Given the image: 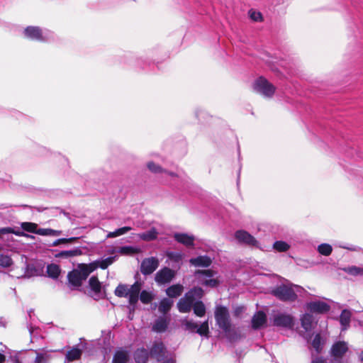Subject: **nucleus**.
<instances>
[{"label":"nucleus","mask_w":363,"mask_h":363,"mask_svg":"<svg viewBox=\"0 0 363 363\" xmlns=\"http://www.w3.org/2000/svg\"><path fill=\"white\" fill-rule=\"evenodd\" d=\"M158 232L155 228H152L150 230L139 233L138 237L144 241H152L157 238Z\"/></svg>","instance_id":"25"},{"label":"nucleus","mask_w":363,"mask_h":363,"mask_svg":"<svg viewBox=\"0 0 363 363\" xmlns=\"http://www.w3.org/2000/svg\"><path fill=\"white\" fill-rule=\"evenodd\" d=\"M271 294L277 299L284 302L295 301L298 296L304 297L307 291L301 286L294 284L289 281L273 288Z\"/></svg>","instance_id":"3"},{"label":"nucleus","mask_w":363,"mask_h":363,"mask_svg":"<svg viewBox=\"0 0 363 363\" xmlns=\"http://www.w3.org/2000/svg\"><path fill=\"white\" fill-rule=\"evenodd\" d=\"M169 257L170 258H174V259H175L176 260H178V259H181L182 255H181L180 254L177 253V254H176L175 255H172V254H171V255H169Z\"/></svg>","instance_id":"53"},{"label":"nucleus","mask_w":363,"mask_h":363,"mask_svg":"<svg viewBox=\"0 0 363 363\" xmlns=\"http://www.w3.org/2000/svg\"><path fill=\"white\" fill-rule=\"evenodd\" d=\"M114 261V257H107L99 263V267L103 269H106L110 264H111Z\"/></svg>","instance_id":"45"},{"label":"nucleus","mask_w":363,"mask_h":363,"mask_svg":"<svg viewBox=\"0 0 363 363\" xmlns=\"http://www.w3.org/2000/svg\"><path fill=\"white\" fill-rule=\"evenodd\" d=\"M28 330H29L30 335H32L33 333V328L32 326H29Z\"/></svg>","instance_id":"58"},{"label":"nucleus","mask_w":363,"mask_h":363,"mask_svg":"<svg viewBox=\"0 0 363 363\" xmlns=\"http://www.w3.org/2000/svg\"><path fill=\"white\" fill-rule=\"evenodd\" d=\"M12 264L11 258L8 255H0V266L3 267H10Z\"/></svg>","instance_id":"43"},{"label":"nucleus","mask_w":363,"mask_h":363,"mask_svg":"<svg viewBox=\"0 0 363 363\" xmlns=\"http://www.w3.org/2000/svg\"><path fill=\"white\" fill-rule=\"evenodd\" d=\"M246 311H247V308L245 306H236L233 311V315L235 318H241L242 317V315L246 312Z\"/></svg>","instance_id":"44"},{"label":"nucleus","mask_w":363,"mask_h":363,"mask_svg":"<svg viewBox=\"0 0 363 363\" xmlns=\"http://www.w3.org/2000/svg\"><path fill=\"white\" fill-rule=\"evenodd\" d=\"M37 210H38V211H42L43 209H41L40 208H37Z\"/></svg>","instance_id":"60"},{"label":"nucleus","mask_w":363,"mask_h":363,"mask_svg":"<svg viewBox=\"0 0 363 363\" xmlns=\"http://www.w3.org/2000/svg\"><path fill=\"white\" fill-rule=\"evenodd\" d=\"M143 282L136 281L132 285L120 284L115 289L114 294L116 296L122 298H128V303L130 306L135 307L138 300L144 304H149L155 298V294L151 291L143 290Z\"/></svg>","instance_id":"1"},{"label":"nucleus","mask_w":363,"mask_h":363,"mask_svg":"<svg viewBox=\"0 0 363 363\" xmlns=\"http://www.w3.org/2000/svg\"><path fill=\"white\" fill-rule=\"evenodd\" d=\"M262 21V15L260 12L256 11L253 9H251V21Z\"/></svg>","instance_id":"47"},{"label":"nucleus","mask_w":363,"mask_h":363,"mask_svg":"<svg viewBox=\"0 0 363 363\" xmlns=\"http://www.w3.org/2000/svg\"><path fill=\"white\" fill-rule=\"evenodd\" d=\"M333 363H343L340 359H334V362Z\"/></svg>","instance_id":"57"},{"label":"nucleus","mask_w":363,"mask_h":363,"mask_svg":"<svg viewBox=\"0 0 363 363\" xmlns=\"http://www.w3.org/2000/svg\"><path fill=\"white\" fill-rule=\"evenodd\" d=\"M37 355L35 359V363H46L48 359V354L45 353L36 352Z\"/></svg>","instance_id":"46"},{"label":"nucleus","mask_w":363,"mask_h":363,"mask_svg":"<svg viewBox=\"0 0 363 363\" xmlns=\"http://www.w3.org/2000/svg\"><path fill=\"white\" fill-rule=\"evenodd\" d=\"M93 270L91 267L84 265L79 270L70 272L67 275L68 281L74 286H80L83 281L86 279Z\"/></svg>","instance_id":"6"},{"label":"nucleus","mask_w":363,"mask_h":363,"mask_svg":"<svg viewBox=\"0 0 363 363\" xmlns=\"http://www.w3.org/2000/svg\"><path fill=\"white\" fill-rule=\"evenodd\" d=\"M194 313L199 317H203L206 314V307L201 301H195L192 306Z\"/></svg>","instance_id":"28"},{"label":"nucleus","mask_w":363,"mask_h":363,"mask_svg":"<svg viewBox=\"0 0 363 363\" xmlns=\"http://www.w3.org/2000/svg\"><path fill=\"white\" fill-rule=\"evenodd\" d=\"M23 35L27 38L40 42H47L55 38L52 31L47 28L43 29L38 26L26 27L23 30Z\"/></svg>","instance_id":"5"},{"label":"nucleus","mask_w":363,"mask_h":363,"mask_svg":"<svg viewBox=\"0 0 363 363\" xmlns=\"http://www.w3.org/2000/svg\"><path fill=\"white\" fill-rule=\"evenodd\" d=\"M175 276L174 270L169 267L160 269L155 274V280L159 284L169 283Z\"/></svg>","instance_id":"14"},{"label":"nucleus","mask_w":363,"mask_h":363,"mask_svg":"<svg viewBox=\"0 0 363 363\" xmlns=\"http://www.w3.org/2000/svg\"><path fill=\"white\" fill-rule=\"evenodd\" d=\"M333 251V247L328 243H322L318 247V252L324 256H329Z\"/></svg>","instance_id":"37"},{"label":"nucleus","mask_w":363,"mask_h":363,"mask_svg":"<svg viewBox=\"0 0 363 363\" xmlns=\"http://www.w3.org/2000/svg\"><path fill=\"white\" fill-rule=\"evenodd\" d=\"M131 230H132L131 227L125 226V227L116 229L113 232L108 233L106 237L108 238H116V237H118V236H121L122 235L127 233L128 232H129Z\"/></svg>","instance_id":"35"},{"label":"nucleus","mask_w":363,"mask_h":363,"mask_svg":"<svg viewBox=\"0 0 363 363\" xmlns=\"http://www.w3.org/2000/svg\"><path fill=\"white\" fill-rule=\"evenodd\" d=\"M306 309L311 313L325 314L330 310V306L323 301L315 300L306 303Z\"/></svg>","instance_id":"12"},{"label":"nucleus","mask_w":363,"mask_h":363,"mask_svg":"<svg viewBox=\"0 0 363 363\" xmlns=\"http://www.w3.org/2000/svg\"><path fill=\"white\" fill-rule=\"evenodd\" d=\"M36 269L34 267L28 265L26 267V271L25 272V276L27 277H30L35 274Z\"/></svg>","instance_id":"48"},{"label":"nucleus","mask_w":363,"mask_h":363,"mask_svg":"<svg viewBox=\"0 0 363 363\" xmlns=\"http://www.w3.org/2000/svg\"><path fill=\"white\" fill-rule=\"evenodd\" d=\"M150 356V352L145 348H140L135 351L133 357L136 363H146Z\"/></svg>","instance_id":"20"},{"label":"nucleus","mask_w":363,"mask_h":363,"mask_svg":"<svg viewBox=\"0 0 363 363\" xmlns=\"http://www.w3.org/2000/svg\"><path fill=\"white\" fill-rule=\"evenodd\" d=\"M161 363H175V360L173 357H171L169 359H167V360L163 361Z\"/></svg>","instance_id":"54"},{"label":"nucleus","mask_w":363,"mask_h":363,"mask_svg":"<svg viewBox=\"0 0 363 363\" xmlns=\"http://www.w3.org/2000/svg\"><path fill=\"white\" fill-rule=\"evenodd\" d=\"M342 270L353 277L363 276V267L357 266H348L342 268Z\"/></svg>","instance_id":"27"},{"label":"nucleus","mask_w":363,"mask_h":363,"mask_svg":"<svg viewBox=\"0 0 363 363\" xmlns=\"http://www.w3.org/2000/svg\"><path fill=\"white\" fill-rule=\"evenodd\" d=\"M183 323L186 330L191 333H196V330L198 328L197 323L194 322L193 320H184Z\"/></svg>","instance_id":"39"},{"label":"nucleus","mask_w":363,"mask_h":363,"mask_svg":"<svg viewBox=\"0 0 363 363\" xmlns=\"http://www.w3.org/2000/svg\"><path fill=\"white\" fill-rule=\"evenodd\" d=\"M79 254V250H65V251H62L60 253H58L57 255V257L68 258V257L78 255Z\"/></svg>","instance_id":"41"},{"label":"nucleus","mask_w":363,"mask_h":363,"mask_svg":"<svg viewBox=\"0 0 363 363\" xmlns=\"http://www.w3.org/2000/svg\"><path fill=\"white\" fill-rule=\"evenodd\" d=\"M322 339L320 334L315 335L314 337L313 341H312V346L315 349L317 353H320L322 350Z\"/></svg>","instance_id":"38"},{"label":"nucleus","mask_w":363,"mask_h":363,"mask_svg":"<svg viewBox=\"0 0 363 363\" xmlns=\"http://www.w3.org/2000/svg\"><path fill=\"white\" fill-rule=\"evenodd\" d=\"M174 238L178 242H180L187 247L192 246L194 245V236L188 234L177 233L174 235Z\"/></svg>","instance_id":"19"},{"label":"nucleus","mask_w":363,"mask_h":363,"mask_svg":"<svg viewBox=\"0 0 363 363\" xmlns=\"http://www.w3.org/2000/svg\"><path fill=\"white\" fill-rule=\"evenodd\" d=\"M173 301L172 300L164 298L160 301L158 310L160 313L165 314L171 309Z\"/></svg>","instance_id":"31"},{"label":"nucleus","mask_w":363,"mask_h":363,"mask_svg":"<svg viewBox=\"0 0 363 363\" xmlns=\"http://www.w3.org/2000/svg\"><path fill=\"white\" fill-rule=\"evenodd\" d=\"M78 238L77 237H72L69 238H60L54 241L52 243V246L55 247L60 244H66V243H72L77 240Z\"/></svg>","instance_id":"42"},{"label":"nucleus","mask_w":363,"mask_h":363,"mask_svg":"<svg viewBox=\"0 0 363 363\" xmlns=\"http://www.w3.org/2000/svg\"><path fill=\"white\" fill-rule=\"evenodd\" d=\"M267 316L266 314L259 311L257 312L251 318V328L258 329L266 325Z\"/></svg>","instance_id":"16"},{"label":"nucleus","mask_w":363,"mask_h":363,"mask_svg":"<svg viewBox=\"0 0 363 363\" xmlns=\"http://www.w3.org/2000/svg\"><path fill=\"white\" fill-rule=\"evenodd\" d=\"M273 249L278 252H286L290 249V245L285 241L277 240L273 243Z\"/></svg>","instance_id":"32"},{"label":"nucleus","mask_w":363,"mask_h":363,"mask_svg":"<svg viewBox=\"0 0 363 363\" xmlns=\"http://www.w3.org/2000/svg\"><path fill=\"white\" fill-rule=\"evenodd\" d=\"M189 262L195 267H208L211 264L212 259L210 257L203 255L191 258Z\"/></svg>","instance_id":"18"},{"label":"nucleus","mask_w":363,"mask_h":363,"mask_svg":"<svg viewBox=\"0 0 363 363\" xmlns=\"http://www.w3.org/2000/svg\"><path fill=\"white\" fill-rule=\"evenodd\" d=\"M47 273L48 277L52 279H57L60 273V267L55 264H51L47 267Z\"/></svg>","instance_id":"34"},{"label":"nucleus","mask_w":363,"mask_h":363,"mask_svg":"<svg viewBox=\"0 0 363 363\" xmlns=\"http://www.w3.org/2000/svg\"><path fill=\"white\" fill-rule=\"evenodd\" d=\"M5 360H6L5 355L0 353V363H4Z\"/></svg>","instance_id":"55"},{"label":"nucleus","mask_w":363,"mask_h":363,"mask_svg":"<svg viewBox=\"0 0 363 363\" xmlns=\"http://www.w3.org/2000/svg\"><path fill=\"white\" fill-rule=\"evenodd\" d=\"M272 325L279 328H291L294 326V318L285 313H277L272 318Z\"/></svg>","instance_id":"11"},{"label":"nucleus","mask_w":363,"mask_h":363,"mask_svg":"<svg viewBox=\"0 0 363 363\" xmlns=\"http://www.w3.org/2000/svg\"><path fill=\"white\" fill-rule=\"evenodd\" d=\"M129 359L128 352L123 349L117 350L113 357V363H127Z\"/></svg>","instance_id":"22"},{"label":"nucleus","mask_w":363,"mask_h":363,"mask_svg":"<svg viewBox=\"0 0 363 363\" xmlns=\"http://www.w3.org/2000/svg\"><path fill=\"white\" fill-rule=\"evenodd\" d=\"M216 325L224 333L227 339L235 341L240 338L238 330L231 323L229 311L223 306H216L214 311Z\"/></svg>","instance_id":"2"},{"label":"nucleus","mask_w":363,"mask_h":363,"mask_svg":"<svg viewBox=\"0 0 363 363\" xmlns=\"http://www.w3.org/2000/svg\"><path fill=\"white\" fill-rule=\"evenodd\" d=\"M273 233L274 234H277V236L280 237V238L285 237V235H285V230H284V228H280V232H279V228H277V230H275L273 229Z\"/></svg>","instance_id":"50"},{"label":"nucleus","mask_w":363,"mask_h":363,"mask_svg":"<svg viewBox=\"0 0 363 363\" xmlns=\"http://www.w3.org/2000/svg\"><path fill=\"white\" fill-rule=\"evenodd\" d=\"M235 238L238 242L240 244H249L250 243V234L245 230H238L235 233Z\"/></svg>","instance_id":"26"},{"label":"nucleus","mask_w":363,"mask_h":363,"mask_svg":"<svg viewBox=\"0 0 363 363\" xmlns=\"http://www.w3.org/2000/svg\"><path fill=\"white\" fill-rule=\"evenodd\" d=\"M0 324L3 325V327H5V325H4V323L0 322Z\"/></svg>","instance_id":"62"},{"label":"nucleus","mask_w":363,"mask_h":363,"mask_svg":"<svg viewBox=\"0 0 363 363\" xmlns=\"http://www.w3.org/2000/svg\"><path fill=\"white\" fill-rule=\"evenodd\" d=\"M0 324L3 325V327H5V325H4V323L0 322Z\"/></svg>","instance_id":"63"},{"label":"nucleus","mask_w":363,"mask_h":363,"mask_svg":"<svg viewBox=\"0 0 363 363\" xmlns=\"http://www.w3.org/2000/svg\"><path fill=\"white\" fill-rule=\"evenodd\" d=\"M203 291L201 288H194L186 292L184 297L181 298L177 303V308L181 313H189L192 308L194 302L197 298H201Z\"/></svg>","instance_id":"4"},{"label":"nucleus","mask_w":363,"mask_h":363,"mask_svg":"<svg viewBox=\"0 0 363 363\" xmlns=\"http://www.w3.org/2000/svg\"><path fill=\"white\" fill-rule=\"evenodd\" d=\"M169 320L164 317L160 316L155 320L152 326V330L156 333H164L168 328Z\"/></svg>","instance_id":"17"},{"label":"nucleus","mask_w":363,"mask_h":363,"mask_svg":"<svg viewBox=\"0 0 363 363\" xmlns=\"http://www.w3.org/2000/svg\"><path fill=\"white\" fill-rule=\"evenodd\" d=\"M217 272L213 269L197 270L195 275L197 277L199 283L207 287L214 288L219 284V281L215 278Z\"/></svg>","instance_id":"8"},{"label":"nucleus","mask_w":363,"mask_h":363,"mask_svg":"<svg viewBox=\"0 0 363 363\" xmlns=\"http://www.w3.org/2000/svg\"><path fill=\"white\" fill-rule=\"evenodd\" d=\"M14 234L17 236H23L26 238H33V236L25 233L23 231L20 230H15L14 228H12L11 227H6V228H0V235L2 234Z\"/></svg>","instance_id":"29"},{"label":"nucleus","mask_w":363,"mask_h":363,"mask_svg":"<svg viewBox=\"0 0 363 363\" xmlns=\"http://www.w3.org/2000/svg\"><path fill=\"white\" fill-rule=\"evenodd\" d=\"M150 356L158 362L169 359L168 351L162 342H155L150 348Z\"/></svg>","instance_id":"10"},{"label":"nucleus","mask_w":363,"mask_h":363,"mask_svg":"<svg viewBox=\"0 0 363 363\" xmlns=\"http://www.w3.org/2000/svg\"><path fill=\"white\" fill-rule=\"evenodd\" d=\"M196 333L201 336H205L208 337L209 333L208 320L203 322L200 325H198V328L197 330H196Z\"/></svg>","instance_id":"36"},{"label":"nucleus","mask_w":363,"mask_h":363,"mask_svg":"<svg viewBox=\"0 0 363 363\" xmlns=\"http://www.w3.org/2000/svg\"><path fill=\"white\" fill-rule=\"evenodd\" d=\"M147 166L148 169L153 173H155V174L162 173V172L168 173L167 171L164 170L160 166L155 164L152 162H148Z\"/></svg>","instance_id":"40"},{"label":"nucleus","mask_w":363,"mask_h":363,"mask_svg":"<svg viewBox=\"0 0 363 363\" xmlns=\"http://www.w3.org/2000/svg\"><path fill=\"white\" fill-rule=\"evenodd\" d=\"M21 227L23 231L43 236H59L62 234L61 230L51 228H38V224L31 222H23L21 223Z\"/></svg>","instance_id":"7"},{"label":"nucleus","mask_w":363,"mask_h":363,"mask_svg":"<svg viewBox=\"0 0 363 363\" xmlns=\"http://www.w3.org/2000/svg\"><path fill=\"white\" fill-rule=\"evenodd\" d=\"M347 350V344L345 342L339 341L333 345L330 354L334 359H341Z\"/></svg>","instance_id":"15"},{"label":"nucleus","mask_w":363,"mask_h":363,"mask_svg":"<svg viewBox=\"0 0 363 363\" xmlns=\"http://www.w3.org/2000/svg\"><path fill=\"white\" fill-rule=\"evenodd\" d=\"M340 247L343 248V249H347V250H348L350 251H352V252H358V251L361 250V247H358L357 245H340Z\"/></svg>","instance_id":"49"},{"label":"nucleus","mask_w":363,"mask_h":363,"mask_svg":"<svg viewBox=\"0 0 363 363\" xmlns=\"http://www.w3.org/2000/svg\"><path fill=\"white\" fill-rule=\"evenodd\" d=\"M159 266V260L157 257H151L143 260L140 266V272L143 274L149 275L154 272Z\"/></svg>","instance_id":"13"},{"label":"nucleus","mask_w":363,"mask_h":363,"mask_svg":"<svg viewBox=\"0 0 363 363\" xmlns=\"http://www.w3.org/2000/svg\"><path fill=\"white\" fill-rule=\"evenodd\" d=\"M89 285L91 291L95 294L101 292V283L99 282L97 277L92 276L89 280Z\"/></svg>","instance_id":"33"},{"label":"nucleus","mask_w":363,"mask_h":363,"mask_svg":"<svg viewBox=\"0 0 363 363\" xmlns=\"http://www.w3.org/2000/svg\"><path fill=\"white\" fill-rule=\"evenodd\" d=\"M351 313L347 309H344L340 316V323L341 324V330H345L350 325Z\"/></svg>","instance_id":"24"},{"label":"nucleus","mask_w":363,"mask_h":363,"mask_svg":"<svg viewBox=\"0 0 363 363\" xmlns=\"http://www.w3.org/2000/svg\"><path fill=\"white\" fill-rule=\"evenodd\" d=\"M256 242H257L256 239L253 236L251 235V246L255 245L256 244Z\"/></svg>","instance_id":"56"},{"label":"nucleus","mask_w":363,"mask_h":363,"mask_svg":"<svg viewBox=\"0 0 363 363\" xmlns=\"http://www.w3.org/2000/svg\"><path fill=\"white\" fill-rule=\"evenodd\" d=\"M311 363H326V362L323 357H316L312 360Z\"/></svg>","instance_id":"52"},{"label":"nucleus","mask_w":363,"mask_h":363,"mask_svg":"<svg viewBox=\"0 0 363 363\" xmlns=\"http://www.w3.org/2000/svg\"><path fill=\"white\" fill-rule=\"evenodd\" d=\"M183 291L184 286L182 285L174 284L167 289L166 294L170 298H177L182 294Z\"/></svg>","instance_id":"23"},{"label":"nucleus","mask_w":363,"mask_h":363,"mask_svg":"<svg viewBox=\"0 0 363 363\" xmlns=\"http://www.w3.org/2000/svg\"><path fill=\"white\" fill-rule=\"evenodd\" d=\"M359 359H360V361L362 362H363V350L362 351V352L359 354Z\"/></svg>","instance_id":"59"},{"label":"nucleus","mask_w":363,"mask_h":363,"mask_svg":"<svg viewBox=\"0 0 363 363\" xmlns=\"http://www.w3.org/2000/svg\"><path fill=\"white\" fill-rule=\"evenodd\" d=\"M82 350L78 347H73L66 354V359L69 362L79 359L82 356Z\"/></svg>","instance_id":"30"},{"label":"nucleus","mask_w":363,"mask_h":363,"mask_svg":"<svg viewBox=\"0 0 363 363\" xmlns=\"http://www.w3.org/2000/svg\"><path fill=\"white\" fill-rule=\"evenodd\" d=\"M121 252L125 253L133 252V247H123L121 248Z\"/></svg>","instance_id":"51"},{"label":"nucleus","mask_w":363,"mask_h":363,"mask_svg":"<svg viewBox=\"0 0 363 363\" xmlns=\"http://www.w3.org/2000/svg\"><path fill=\"white\" fill-rule=\"evenodd\" d=\"M254 89L266 98H271L274 94L275 86L265 78L260 77L255 82Z\"/></svg>","instance_id":"9"},{"label":"nucleus","mask_w":363,"mask_h":363,"mask_svg":"<svg viewBox=\"0 0 363 363\" xmlns=\"http://www.w3.org/2000/svg\"><path fill=\"white\" fill-rule=\"evenodd\" d=\"M314 317L312 314L306 313L301 318V324L306 331H311L313 328Z\"/></svg>","instance_id":"21"},{"label":"nucleus","mask_w":363,"mask_h":363,"mask_svg":"<svg viewBox=\"0 0 363 363\" xmlns=\"http://www.w3.org/2000/svg\"><path fill=\"white\" fill-rule=\"evenodd\" d=\"M0 324L3 325V327H5V325H4V323L0 322Z\"/></svg>","instance_id":"61"}]
</instances>
